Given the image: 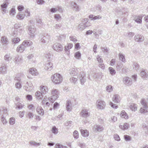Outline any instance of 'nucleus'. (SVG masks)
<instances>
[{
    "label": "nucleus",
    "mask_w": 148,
    "mask_h": 148,
    "mask_svg": "<svg viewBox=\"0 0 148 148\" xmlns=\"http://www.w3.org/2000/svg\"><path fill=\"white\" fill-rule=\"evenodd\" d=\"M101 49L102 51L105 53L107 54L109 51V49L106 47H101Z\"/></svg>",
    "instance_id": "nucleus-50"
},
{
    "label": "nucleus",
    "mask_w": 148,
    "mask_h": 148,
    "mask_svg": "<svg viewBox=\"0 0 148 148\" xmlns=\"http://www.w3.org/2000/svg\"><path fill=\"white\" fill-rule=\"evenodd\" d=\"M124 139L127 141H130L131 140V137L129 136L125 135L124 136Z\"/></svg>",
    "instance_id": "nucleus-57"
},
{
    "label": "nucleus",
    "mask_w": 148,
    "mask_h": 148,
    "mask_svg": "<svg viewBox=\"0 0 148 148\" xmlns=\"http://www.w3.org/2000/svg\"><path fill=\"white\" fill-rule=\"evenodd\" d=\"M29 73L33 76L37 75L38 74L37 70L35 68H32L30 69L29 70Z\"/></svg>",
    "instance_id": "nucleus-25"
},
{
    "label": "nucleus",
    "mask_w": 148,
    "mask_h": 148,
    "mask_svg": "<svg viewBox=\"0 0 148 148\" xmlns=\"http://www.w3.org/2000/svg\"><path fill=\"white\" fill-rule=\"evenodd\" d=\"M72 122L71 121H67L64 123V125L66 126L71 127V123Z\"/></svg>",
    "instance_id": "nucleus-58"
},
{
    "label": "nucleus",
    "mask_w": 148,
    "mask_h": 148,
    "mask_svg": "<svg viewBox=\"0 0 148 148\" xmlns=\"http://www.w3.org/2000/svg\"><path fill=\"white\" fill-rule=\"evenodd\" d=\"M110 105L113 108L116 109L118 108V106L114 104L112 102H110L109 103Z\"/></svg>",
    "instance_id": "nucleus-61"
},
{
    "label": "nucleus",
    "mask_w": 148,
    "mask_h": 148,
    "mask_svg": "<svg viewBox=\"0 0 148 148\" xmlns=\"http://www.w3.org/2000/svg\"><path fill=\"white\" fill-rule=\"evenodd\" d=\"M16 105V109H19L22 108L23 106L24 105L21 104L20 103H17Z\"/></svg>",
    "instance_id": "nucleus-55"
},
{
    "label": "nucleus",
    "mask_w": 148,
    "mask_h": 148,
    "mask_svg": "<svg viewBox=\"0 0 148 148\" xmlns=\"http://www.w3.org/2000/svg\"><path fill=\"white\" fill-rule=\"evenodd\" d=\"M40 88L41 92L43 95L46 94L48 92L49 90L47 86L41 85L40 86Z\"/></svg>",
    "instance_id": "nucleus-18"
},
{
    "label": "nucleus",
    "mask_w": 148,
    "mask_h": 148,
    "mask_svg": "<svg viewBox=\"0 0 148 148\" xmlns=\"http://www.w3.org/2000/svg\"><path fill=\"white\" fill-rule=\"evenodd\" d=\"M97 108L98 109L103 110L106 106V103L103 100L99 99L96 102Z\"/></svg>",
    "instance_id": "nucleus-7"
},
{
    "label": "nucleus",
    "mask_w": 148,
    "mask_h": 148,
    "mask_svg": "<svg viewBox=\"0 0 148 148\" xmlns=\"http://www.w3.org/2000/svg\"><path fill=\"white\" fill-rule=\"evenodd\" d=\"M15 123V119L14 117L10 118L9 123L11 125H13Z\"/></svg>",
    "instance_id": "nucleus-56"
},
{
    "label": "nucleus",
    "mask_w": 148,
    "mask_h": 148,
    "mask_svg": "<svg viewBox=\"0 0 148 148\" xmlns=\"http://www.w3.org/2000/svg\"><path fill=\"white\" fill-rule=\"evenodd\" d=\"M45 56L46 58L50 60L53 57V55L50 53H48Z\"/></svg>",
    "instance_id": "nucleus-54"
},
{
    "label": "nucleus",
    "mask_w": 148,
    "mask_h": 148,
    "mask_svg": "<svg viewBox=\"0 0 148 148\" xmlns=\"http://www.w3.org/2000/svg\"><path fill=\"white\" fill-rule=\"evenodd\" d=\"M135 40L136 42H141L144 39V37L141 34L136 35L134 36Z\"/></svg>",
    "instance_id": "nucleus-17"
},
{
    "label": "nucleus",
    "mask_w": 148,
    "mask_h": 148,
    "mask_svg": "<svg viewBox=\"0 0 148 148\" xmlns=\"http://www.w3.org/2000/svg\"><path fill=\"white\" fill-rule=\"evenodd\" d=\"M140 102L143 107L140 108V112L141 113H146L147 112V108L148 107L147 103L144 99H142Z\"/></svg>",
    "instance_id": "nucleus-11"
},
{
    "label": "nucleus",
    "mask_w": 148,
    "mask_h": 148,
    "mask_svg": "<svg viewBox=\"0 0 148 148\" xmlns=\"http://www.w3.org/2000/svg\"><path fill=\"white\" fill-rule=\"evenodd\" d=\"M0 113L2 115L1 121L3 124H5L8 122L5 119V117L8 114L7 108L3 106H1L0 107Z\"/></svg>",
    "instance_id": "nucleus-4"
},
{
    "label": "nucleus",
    "mask_w": 148,
    "mask_h": 148,
    "mask_svg": "<svg viewBox=\"0 0 148 148\" xmlns=\"http://www.w3.org/2000/svg\"><path fill=\"white\" fill-rule=\"evenodd\" d=\"M80 114L82 117L86 118L90 115V112L87 109H84L81 111Z\"/></svg>",
    "instance_id": "nucleus-14"
},
{
    "label": "nucleus",
    "mask_w": 148,
    "mask_h": 148,
    "mask_svg": "<svg viewBox=\"0 0 148 148\" xmlns=\"http://www.w3.org/2000/svg\"><path fill=\"white\" fill-rule=\"evenodd\" d=\"M80 132L82 135L84 137H87L89 136V132L87 130L81 129Z\"/></svg>",
    "instance_id": "nucleus-31"
},
{
    "label": "nucleus",
    "mask_w": 148,
    "mask_h": 148,
    "mask_svg": "<svg viewBox=\"0 0 148 148\" xmlns=\"http://www.w3.org/2000/svg\"><path fill=\"white\" fill-rule=\"evenodd\" d=\"M129 125L127 123H125L122 125H120L119 126V128L123 130H127L128 128Z\"/></svg>",
    "instance_id": "nucleus-38"
},
{
    "label": "nucleus",
    "mask_w": 148,
    "mask_h": 148,
    "mask_svg": "<svg viewBox=\"0 0 148 148\" xmlns=\"http://www.w3.org/2000/svg\"><path fill=\"white\" fill-rule=\"evenodd\" d=\"M30 38H33L35 36L34 33L35 32V28L34 26H32L29 24L27 26Z\"/></svg>",
    "instance_id": "nucleus-10"
},
{
    "label": "nucleus",
    "mask_w": 148,
    "mask_h": 148,
    "mask_svg": "<svg viewBox=\"0 0 148 148\" xmlns=\"http://www.w3.org/2000/svg\"><path fill=\"white\" fill-rule=\"evenodd\" d=\"M140 75L141 77L144 79H147L148 78V72L143 69L141 70Z\"/></svg>",
    "instance_id": "nucleus-16"
},
{
    "label": "nucleus",
    "mask_w": 148,
    "mask_h": 148,
    "mask_svg": "<svg viewBox=\"0 0 148 148\" xmlns=\"http://www.w3.org/2000/svg\"><path fill=\"white\" fill-rule=\"evenodd\" d=\"M130 109L132 111H135L137 109V106L136 104L132 103L130 106Z\"/></svg>",
    "instance_id": "nucleus-42"
},
{
    "label": "nucleus",
    "mask_w": 148,
    "mask_h": 148,
    "mask_svg": "<svg viewBox=\"0 0 148 148\" xmlns=\"http://www.w3.org/2000/svg\"><path fill=\"white\" fill-rule=\"evenodd\" d=\"M108 69L110 74L112 75H113L115 74L116 72L114 68L112 67H109Z\"/></svg>",
    "instance_id": "nucleus-46"
},
{
    "label": "nucleus",
    "mask_w": 148,
    "mask_h": 148,
    "mask_svg": "<svg viewBox=\"0 0 148 148\" xmlns=\"http://www.w3.org/2000/svg\"><path fill=\"white\" fill-rule=\"evenodd\" d=\"M133 69L136 70H138L139 68L138 64L136 62H134L133 64Z\"/></svg>",
    "instance_id": "nucleus-51"
},
{
    "label": "nucleus",
    "mask_w": 148,
    "mask_h": 148,
    "mask_svg": "<svg viewBox=\"0 0 148 148\" xmlns=\"http://www.w3.org/2000/svg\"><path fill=\"white\" fill-rule=\"evenodd\" d=\"M132 80L128 77H125L123 79V82L125 84L130 85L132 84Z\"/></svg>",
    "instance_id": "nucleus-19"
},
{
    "label": "nucleus",
    "mask_w": 148,
    "mask_h": 148,
    "mask_svg": "<svg viewBox=\"0 0 148 148\" xmlns=\"http://www.w3.org/2000/svg\"><path fill=\"white\" fill-rule=\"evenodd\" d=\"M120 115L121 117L122 118H124L125 119H128V114L124 110H123L121 112Z\"/></svg>",
    "instance_id": "nucleus-34"
},
{
    "label": "nucleus",
    "mask_w": 148,
    "mask_h": 148,
    "mask_svg": "<svg viewBox=\"0 0 148 148\" xmlns=\"http://www.w3.org/2000/svg\"><path fill=\"white\" fill-rule=\"evenodd\" d=\"M51 131L54 134L56 135L58 133V129L56 126H54L52 128Z\"/></svg>",
    "instance_id": "nucleus-41"
},
{
    "label": "nucleus",
    "mask_w": 148,
    "mask_h": 148,
    "mask_svg": "<svg viewBox=\"0 0 148 148\" xmlns=\"http://www.w3.org/2000/svg\"><path fill=\"white\" fill-rule=\"evenodd\" d=\"M35 95L36 98L38 99H42L43 95L42 93V92L39 91H37L35 93Z\"/></svg>",
    "instance_id": "nucleus-29"
},
{
    "label": "nucleus",
    "mask_w": 148,
    "mask_h": 148,
    "mask_svg": "<svg viewBox=\"0 0 148 148\" xmlns=\"http://www.w3.org/2000/svg\"><path fill=\"white\" fill-rule=\"evenodd\" d=\"M117 120V118L116 116H113L111 118L109 119V121L111 122H115Z\"/></svg>",
    "instance_id": "nucleus-60"
},
{
    "label": "nucleus",
    "mask_w": 148,
    "mask_h": 148,
    "mask_svg": "<svg viewBox=\"0 0 148 148\" xmlns=\"http://www.w3.org/2000/svg\"><path fill=\"white\" fill-rule=\"evenodd\" d=\"M73 136L74 138L77 139L79 137L78 132L77 131L75 130L73 132Z\"/></svg>",
    "instance_id": "nucleus-52"
},
{
    "label": "nucleus",
    "mask_w": 148,
    "mask_h": 148,
    "mask_svg": "<svg viewBox=\"0 0 148 148\" xmlns=\"http://www.w3.org/2000/svg\"><path fill=\"white\" fill-rule=\"evenodd\" d=\"M69 73L71 77L70 79V81L71 83L76 84L77 78L80 80L82 85H84L86 81L85 73L82 71H81L79 68H73L69 71Z\"/></svg>",
    "instance_id": "nucleus-1"
},
{
    "label": "nucleus",
    "mask_w": 148,
    "mask_h": 148,
    "mask_svg": "<svg viewBox=\"0 0 148 148\" xmlns=\"http://www.w3.org/2000/svg\"><path fill=\"white\" fill-rule=\"evenodd\" d=\"M22 60V57L17 56L14 58V62L18 64H19L21 62Z\"/></svg>",
    "instance_id": "nucleus-37"
},
{
    "label": "nucleus",
    "mask_w": 148,
    "mask_h": 148,
    "mask_svg": "<svg viewBox=\"0 0 148 148\" xmlns=\"http://www.w3.org/2000/svg\"><path fill=\"white\" fill-rule=\"evenodd\" d=\"M103 75L101 72L98 73L97 74H95L93 76V77L97 79L101 78L103 76Z\"/></svg>",
    "instance_id": "nucleus-39"
},
{
    "label": "nucleus",
    "mask_w": 148,
    "mask_h": 148,
    "mask_svg": "<svg viewBox=\"0 0 148 148\" xmlns=\"http://www.w3.org/2000/svg\"><path fill=\"white\" fill-rule=\"evenodd\" d=\"M30 144L31 145L38 146L40 145V143H37L35 141H30L29 142Z\"/></svg>",
    "instance_id": "nucleus-53"
},
{
    "label": "nucleus",
    "mask_w": 148,
    "mask_h": 148,
    "mask_svg": "<svg viewBox=\"0 0 148 148\" xmlns=\"http://www.w3.org/2000/svg\"><path fill=\"white\" fill-rule=\"evenodd\" d=\"M25 77V75L22 73H21L16 75L14 79L15 82V87L18 89H20L22 87L21 80L22 78Z\"/></svg>",
    "instance_id": "nucleus-2"
},
{
    "label": "nucleus",
    "mask_w": 148,
    "mask_h": 148,
    "mask_svg": "<svg viewBox=\"0 0 148 148\" xmlns=\"http://www.w3.org/2000/svg\"><path fill=\"white\" fill-rule=\"evenodd\" d=\"M16 13V10L14 8H12L9 11V14L12 17L15 16Z\"/></svg>",
    "instance_id": "nucleus-36"
},
{
    "label": "nucleus",
    "mask_w": 148,
    "mask_h": 148,
    "mask_svg": "<svg viewBox=\"0 0 148 148\" xmlns=\"http://www.w3.org/2000/svg\"><path fill=\"white\" fill-rule=\"evenodd\" d=\"M121 100L120 97L118 95H115L112 97V101L115 103H119Z\"/></svg>",
    "instance_id": "nucleus-22"
},
{
    "label": "nucleus",
    "mask_w": 148,
    "mask_h": 148,
    "mask_svg": "<svg viewBox=\"0 0 148 148\" xmlns=\"http://www.w3.org/2000/svg\"><path fill=\"white\" fill-rule=\"evenodd\" d=\"M52 97L54 99H57L59 97L58 92L56 89H53L51 91Z\"/></svg>",
    "instance_id": "nucleus-23"
},
{
    "label": "nucleus",
    "mask_w": 148,
    "mask_h": 148,
    "mask_svg": "<svg viewBox=\"0 0 148 148\" xmlns=\"http://www.w3.org/2000/svg\"><path fill=\"white\" fill-rule=\"evenodd\" d=\"M53 48L54 50L58 52H61L63 49L62 45L58 42L55 43L53 44Z\"/></svg>",
    "instance_id": "nucleus-9"
},
{
    "label": "nucleus",
    "mask_w": 148,
    "mask_h": 148,
    "mask_svg": "<svg viewBox=\"0 0 148 148\" xmlns=\"http://www.w3.org/2000/svg\"><path fill=\"white\" fill-rule=\"evenodd\" d=\"M25 48V46L22 43L20 46H19L16 49V51L18 52H20L21 53L23 51Z\"/></svg>",
    "instance_id": "nucleus-26"
},
{
    "label": "nucleus",
    "mask_w": 148,
    "mask_h": 148,
    "mask_svg": "<svg viewBox=\"0 0 148 148\" xmlns=\"http://www.w3.org/2000/svg\"><path fill=\"white\" fill-rule=\"evenodd\" d=\"M16 18L18 20H22L25 18V15L21 12H18L16 16Z\"/></svg>",
    "instance_id": "nucleus-30"
},
{
    "label": "nucleus",
    "mask_w": 148,
    "mask_h": 148,
    "mask_svg": "<svg viewBox=\"0 0 148 148\" xmlns=\"http://www.w3.org/2000/svg\"><path fill=\"white\" fill-rule=\"evenodd\" d=\"M53 64L49 61L46 63L44 68L47 71H50L53 69Z\"/></svg>",
    "instance_id": "nucleus-12"
},
{
    "label": "nucleus",
    "mask_w": 148,
    "mask_h": 148,
    "mask_svg": "<svg viewBox=\"0 0 148 148\" xmlns=\"http://www.w3.org/2000/svg\"><path fill=\"white\" fill-rule=\"evenodd\" d=\"M20 41V38H13L12 40L13 44H16L18 43Z\"/></svg>",
    "instance_id": "nucleus-48"
},
{
    "label": "nucleus",
    "mask_w": 148,
    "mask_h": 148,
    "mask_svg": "<svg viewBox=\"0 0 148 148\" xmlns=\"http://www.w3.org/2000/svg\"><path fill=\"white\" fill-rule=\"evenodd\" d=\"M69 38L71 41H72L75 43L77 42V40L75 36H70L69 37Z\"/></svg>",
    "instance_id": "nucleus-59"
},
{
    "label": "nucleus",
    "mask_w": 148,
    "mask_h": 148,
    "mask_svg": "<svg viewBox=\"0 0 148 148\" xmlns=\"http://www.w3.org/2000/svg\"><path fill=\"white\" fill-rule=\"evenodd\" d=\"M72 108V106L70 101H68L66 103V109L68 111H70Z\"/></svg>",
    "instance_id": "nucleus-32"
},
{
    "label": "nucleus",
    "mask_w": 148,
    "mask_h": 148,
    "mask_svg": "<svg viewBox=\"0 0 148 148\" xmlns=\"http://www.w3.org/2000/svg\"><path fill=\"white\" fill-rule=\"evenodd\" d=\"M10 0H3V3L1 5V8L2 13L4 14L6 13L7 9Z\"/></svg>",
    "instance_id": "nucleus-8"
},
{
    "label": "nucleus",
    "mask_w": 148,
    "mask_h": 148,
    "mask_svg": "<svg viewBox=\"0 0 148 148\" xmlns=\"http://www.w3.org/2000/svg\"><path fill=\"white\" fill-rule=\"evenodd\" d=\"M87 23H82L80 24L78 26V28L80 30L82 31L84 30L86 27H87V26L86 25Z\"/></svg>",
    "instance_id": "nucleus-33"
},
{
    "label": "nucleus",
    "mask_w": 148,
    "mask_h": 148,
    "mask_svg": "<svg viewBox=\"0 0 148 148\" xmlns=\"http://www.w3.org/2000/svg\"><path fill=\"white\" fill-rule=\"evenodd\" d=\"M142 18L141 16H136L134 18V20L138 23H141L142 22Z\"/></svg>",
    "instance_id": "nucleus-35"
},
{
    "label": "nucleus",
    "mask_w": 148,
    "mask_h": 148,
    "mask_svg": "<svg viewBox=\"0 0 148 148\" xmlns=\"http://www.w3.org/2000/svg\"><path fill=\"white\" fill-rule=\"evenodd\" d=\"M50 39V37L49 35L43 36L40 38L39 42L41 44L46 45L49 42Z\"/></svg>",
    "instance_id": "nucleus-6"
},
{
    "label": "nucleus",
    "mask_w": 148,
    "mask_h": 148,
    "mask_svg": "<svg viewBox=\"0 0 148 148\" xmlns=\"http://www.w3.org/2000/svg\"><path fill=\"white\" fill-rule=\"evenodd\" d=\"M22 43L26 47L27 46H29L32 45L33 43L30 40H25L23 41Z\"/></svg>",
    "instance_id": "nucleus-28"
},
{
    "label": "nucleus",
    "mask_w": 148,
    "mask_h": 148,
    "mask_svg": "<svg viewBox=\"0 0 148 148\" xmlns=\"http://www.w3.org/2000/svg\"><path fill=\"white\" fill-rule=\"evenodd\" d=\"M135 34L134 32H130L128 33V36L129 38L130 39L132 37L134 36Z\"/></svg>",
    "instance_id": "nucleus-64"
},
{
    "label": "nucleus",
    "mask_w": 148,
    "mask_h": 148,
    "mask_svg": "<svg viewBox=\"0 0 148 148\" xmlns=\"http://www.w3.org/2000/svg\"><path fill=\"white\" fill-rule=\"evenodd\" d=\"M24 15H25V16L27 17L30 16V12L29 9H26L25 10Z\"/></svg>",
    "instance_id": "nucleus-44"
},
{
    "label": "nucleus",
    "mask_w": 148,
    "mask_h": 148,
    "mask_svg": "<svg viewBox=\"0 0 148 148\" xmlns=\"http://www.w3.org/2000/svg\"><path fill=\"white\" fill-rule=\"evenodd\" d=\"M25 30L23 27L20 25L15 24L13 35L14 36H20L23 34Z\"/></svg>",
    "instance_id": "nucleus-3"
},
{
    "label": "nucleus",
    "mask_w": 148,
    "mask_h": 148,
    "mask_svg": "<svg viewBox=\"0 0 148 148\" xmlns=\"http://www.w3.org/2000/svg\"><path fill=\"white\" fill-rule=\"evenodd\" d=\"M119 56L120 60L122 62H125V56L122 53H119Z\"/></svg>",
    "instance_id": "nucleus-43"
},
{
    "label": "nucleus",
    "mask_w": 148,
    "mask_h": 148,
    "mask_svg": "<svg viewBox=\"0 0 148 148\" xmlns=\"http://www.w3.org/2000/svg\"><path fill=\"white\" fill-rule=\"evenodd\" d=\"M51 79L53 82L56 84H59L61 83L62 79L61 76L59 74L56 73L52 75Z\"/></svg>",
    "instance_id": "nucleus-5"
},
{
    "label": "nucleus",
    "mask_w": 148,
    "mask_h": 148,
    "mask_svg": "<svg viewBox=\"0 0 148 148\" xmlns=\"http://www.w3.org/2000/svg\"><path fill=\"white\" fill-rule=\"evenodd\" d=\"M4 60L7 61H9L12 59V57L10 56V54H6L4 57Z\"/></svg>",
    "instance_id": "nucleus-40"
},
{
    "label": "nucleus",
    "mask_w": 148,
    "mask_h": 148,
    "mask_svg": "<svg viewBox=\"0 0 148 148\" xmlns=\"http://www.w3.org/2000/svg\"><path fill=\"white\" fill-rule=\"evenodd\" d=\"M37 112L40 116H43L44 114V111L42 108L40 106H38L36 110Z\"/></svg>",
    "instance_id": "nucleus-21"
},
{
    "label": "nucleus",
    "mask_w": 148,
    "mask_h": 148,
    "mask_svg": "<svg viewBox=\"0 0 148 148\" xmlns=\"http://www.w3.org/2000/svg\"><path fill=\"white\" fill-rule=\"evenodd\" d=\"M104 129L102 126L99 125H95L93 127V131L95 132H102Z\"/></svg>",
    "instance_id": "nucleus-15"
},
{
    "label": "nucleus",
    "mask_w": 148,
    "mask_h": 148,
    "mask_svg": "<svg viewBox=\"0 0 148 148\" xmlns=\"http://www.w3.org/2000/svg\"><path fill=\"white\" fill-rule=\"evenodd\" d=\"M74 57L77 59H79L81 57V54L79 51H77L75 54Z\"/></svg>",
    "instance_id": "nucleus-47"
},
{
    "label": "nucleus",
    "mask_w": 148,
    "mask_h": 148,
    "mask_svg": "<svg viewBox=\"0 0 148 148\" xmlns=\"http://www.w3.org/2000/svg\"><path fill=\"white\" fill-rule=\"evenodd\" d=\"M1 43L5 46L8 44L9 43L8 38L5 36L2 37L1 39Z\"/></svg>",
    "instance_id": "nucleus-24"
},
{
    "label": "nucleus",
    "mask_w": 148,
    "mask_h": 148,
    "mask_svg": "<svg viewBox=\"0 0 148 148\" xmlns=\"http://www.w3.org/2000/svg\"><path fill=\"white\" fill-rule=\"evenodd\" d=\"M71 5L73 10L75 11H78L79 8L78 6L74 2H72L71 3Z\"/></svg>",
    "instance_id": "nucleus-27"
},
{
    "label": "nucleus",
    "mask_w": 148,
    "mask_h": 148,
    "mask_svg": "<svg viewBox=\"0 0 148 148\" xmlns=\"http://www.w3.org/2000/svg\"><path fill=\"white\" fill-rule=\"evenodd\" d=\"M27 116L29 119H32L33 118L34 115L32 112H29L28 113Z\"/></svg>",
    "instance_id": "nucleus-62"
},
{
    "label": "nucleus",
    "mask_w": 148,
    "mask_h": 148,
    "mask_svg": "<svg viewBox=\"0 0 148 148\" xmlns=\"http://www.w3.org/2000/svg\"><path fill=\"white\" fill-rule=\"evenodd\" d=\"M7 73V68L5 64H3L0 66V74H5Z\"/></svg>",
    "instance_id": "nucleus-20"
},
{
    "label": "nucleus",
    "mask_w": 148,
    "mask_h": 148,
    "mask_svg": "<svg viewBox=\"0 0 148 148\" xmlns=\"http://www.w3.org/2000/svg\"><path fill=\"white\" fill-rule=\"evenodd\" d=\"M114 138L115 140L119 141L120 140V138L119 136L117 134H115L114 135Z\"/></svg>",
    "instance_id": "nucleus-63"
},
{
    "label": "nucleus",
    "mask_w": 148,
    "mask_h": 148,
    "mask_svg": "<svg viewBox=\"0 0 148 148\" xmlns=\"http://www.w3.org/2000/svg\"><path fill=\"white\" fill-rule=\"evenodd\" d=\"M24 88L27 91H30L33 88V85L31 82H27L25 84L24 83Z\"/></svg>",
    "instance_id": "nucleus-13"
},
{
    "label": "nucleus",
    "mask_w": 148,
    "mask_h": 148,
    "mask_svg": "<svg viewBox=\"0 0 148 148\" xmlns=\"http://www.w3.org/2000/svg\"><path fill=\"white\" fill-rule=\"evenodd\" d=\"M97 60L99 63H102L103 62V61L102 59V57L99 55H97Z\"/></svg>",
    "instance_id": "nucleus-49"
},
{
    "label": "nucleus",
    "mask_w": 148,
    "mask_h": 148,
    "mask_svg": "<svg viewBox=\"0 0 148 148\" xmlns=\"http://www.w3.org/2000/svg\"><path fill=\"white\" fill-rule=\"evenodd\" d=\"M106 91L108 92H110L112 91L113 90V87L111 85H109L106 87Z\"/></svg>",
    "instance_id": "nucleus-45"
}]
</instances>
